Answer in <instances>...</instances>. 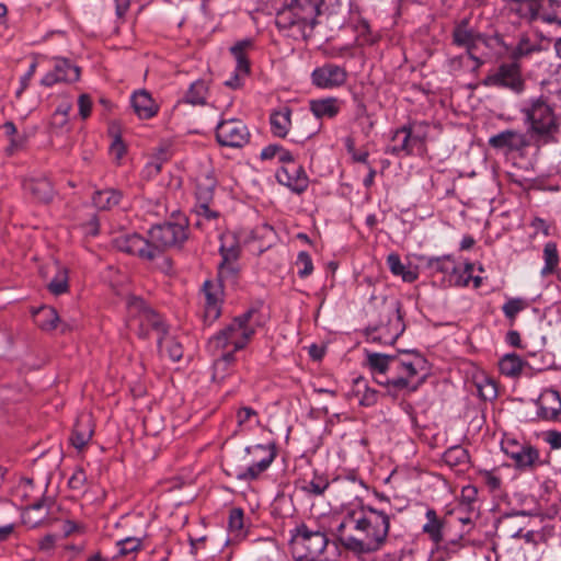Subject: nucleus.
<instances>
[{
    "instance_id": "obj_29",
    "label": "nucleus",
    "mask_w": 561,
    "mask_h": 561,
    "mask_svg": "<svg viewBox=\"0 0 561 561\" xmlns=\"http://www.w3.org/2000/svg\"><path fill=\"white\" fill-rule=\"evenodd\" d=\"M530 367L536 370H541L543 367H537L534 368L531 364L527 359H523L520 356H518L516 353H506L500 360H499V369L500 371L508 377H516L518 376L524 368Z\"/></svg>"
},
{
    "instance_id": "obj_13",
    "label": "nucleus",
    "mask_w": 561,
    "mask_h": 561,
    "mask_svg": "<svg viewBox=\"0 0 561 561\" xmlns=\"http://www.w3.org/2000/svg\"><path fill=\"white\" fill-rule=\"evenodd\" d=\"M433 275H442L439 283L443 287H465L466 280L460 276V268L451 255L422 257Z\"/></svg>"
},
{
    "instance_id": "obj_49",
    "label": "nucleus",
    "mask_w": 561,
    "mask_h": 561,
    "mask_svg": "<svg viewBox=\"0 0 561 561\" xmlns=\"http://www.w3.org/2000/svg\"><path fill=\"white\" fill-rule=\"evenodd\" d=\"M234 360L233 353H224L222 356L214 363V378L225 371L228 365Z\"/></svg>"
},
{
    "instance_id": "obj_23",
    "label": "nucleus",
    "mask_w": 561,
    "mask_h": 561,
    "mask_svg": "<svg viewBox=\"0 0 561 561\" xmlns=\"http://www.w3.org/2000/svg\"><path fill=\"white\" fill-rule=\"evenodd\" d=\"M130 104L140 119H150L158 114L159 106L147 90L135 91Z\"/></svg>"
},
{
    "instance_id": "obj_24",
    "label": "nucleus",
    "mask_w": 561,
    "mask_h": 561,
    "mask_svg": "<svg viewBox=\"0 0 561 561\" xmlns=\"http://www.w3.org/2000/svg\"><path fill=\"white\" fill-rule=\"evenodd\" d=\"M538 414L545 420H559L561 416V398L558 391L545 390L538 399Z\"/></svg>"
},
{
    "instance_id": "obj_4",
    "label": "nucleus",
    "mask_w": 561,
    "mask_h": 561,
    "mask_svg": "<svg viewBox=\"0 0 561 561\" xmlns=\"http://www.w3.org/2000/svg\"><path fill=\"white\" fill-rule=\"evenodd\" d=\"M504 12L515 26L531 25L540 20L561 26V18L554 12L557 0H503Z\"/></svg>"
},
{
    "instance_id": "obj_25",
    "label": "nucleus",
    "mask_w": 561,
    "mask_h": 561,
    "mask_svg": "<svg viewBox=\"0 0 561 561\" xmlns=\"http://www.w3.org/2000/svg\"><path fill=\"white\" fill-rule=\"evenodd\" d=\"M35 324L44 331H51L61 327V331L72 328L71 324L66 323L51 307H42L34 313Z\"/></svg>"
},
{
    "instance_id": "obj_19",
    "label": "nucleus",
    "mask_w": 561,
    "mask_h": 561,
    "mask_svg": "<svg viewBox=\"0 0 561 561\" xmlns=\"http://www.w3.org/2000/svg\"><path fill=\"white\" fill-rule=\"evenodd\" d=\"M277 182L290 188L296 194H301L308 188L309 179L304 167L297 162L282 165L276 172Z\"/></svg>"
},
{
    "instance_id": "obj_5",
    "label": "nucleus",
    "mask_w": 561,
    "mask_h": 561,
    "mask_svg": "<svg viewBox=\"0 0 561 561\" xmlns=\"http://www.w3.org/2000/svg\"><path fill=\"white\" fill-rule=\"evenodd\" d=\"M489 145L506 156L522 160V168L530 170L536 162L539 146H534L527 133L515 129L503 130L489 139Z\"/></svg>"
},
{
    "instance_id": "obj_55",
    "label": "nucleus",
    "mask_w": 561,
    "mask_h": 561,
    "mask_svg": "<svg viewBox=\"0 0 561 561\" xmlns=\"http://www.w3.org/2000/svg\"><path fill=\"white\" fill-rule=\"evenodd\" d=\"M247 76L248 75H243V73L234 70L233 76L231 78H229L227 81H225V84L228 88H231L234 90L240 89L243 85V81Z\"/></svg>"
},
{
    "instance_id": "obj_52",
    "label": "nucleus",
    "mask_w": 561,
    "mask_h": 561,
    "mask_svg": "<svg viewBox=\"0 0 561 561\" xmlns=\"http://www.w3.org/2000/svg\"><path fill=\"white\" fill-rule=\"evenodd\" d=\"M36 67H37V64L32 62L28 67V70L26 71V73L23 77H21V80H20L21 87L16 92L18 95H20L28 87L31 79L35 75Z\"/></svg>"
},
{
    "instance_id": "obj_40",
    "label": "nucleus",
    "mask_w": 561,
    "mask_h": 561,
    "mask_svg": "<svg viewBox=\"0 0 561 561\" xmlns=\"http://www.w3.org/2000/svg\"><path fill=\"white\" fill-rule=\"evenodd\" d=\"M427 523L423 526V530L427 534L431 539L435 542L442 540V523L438 519L435 511L428 510L426 512Z\"/></svg>"
},
{
    "instance_id": "obj_16",
    "label": "nucleus",
    "mask_w": 561,
    "mask_h": 561,
    "mask_svg": "<svg viewBox=\"0 0 561 561\" xmlns=\"http://www.w3.org/2000/svg\"><path fill=\"white\" fill-rule=\"evenodd\" d=\"M420 127L421 125H412L397 129L391 139L392 145L387 152L397 157L412 154L414 148L423 145L425 140V133L421 131Z\"/></svg>"
},
{
    "instance_id": "obj_38",
    "label": "nucleus",
    "mask_w": 561,
    "mask_h": 561,
    "mask_svg": "<svg viewBox=\"0 0 561 561\" xmlns=\"http://www.w3.org/2000/svg\"><path fill=\"white\" fill-rule=\"evenodd\" d=\"M474 385L478 394L483 400H493L497 397V388L493 379L481 374L476 377Z\"/></svg>"
},
{
    "instance_id": "obj_61",
    "label": "nucleus",
    "mask_w": 561,
    "mask_h": 561,
    "mask_svg": "<svg viewBox=\"0 0 561 561\" xmlns=\"http://www.w3.org/2000/svg\"><path fill=\"white\" fill-rule=\"evenodd\" d=\"M56 538L53 535H46L38 542V548L42 551H50L55 546Z\"/></svg>"
},
{
    "instance_id": "obj_3",
    "label": "nucleus",
    "mask_w": 561,
    "mask_h": 561,
    "mask_svg": "<svg viewBox=\"0 0 561 561\" xmlns=\"http://www.w3.org/2000/svg\"><path fill=\"white\" fill-rule=\"evenodd\" d=\"M264 323V317L257 307H251L225 327L211 340V347L225 348L232 346L233 351H241L253 339L257 328Z\"/></svg>"
},
{
    "instance_id": "obj_35",
    "label": "nucleus",
    "mask_w": 561,
    "mask_h": 561,
    "mask_svg": "<svg viewBox=\"0 0 561 561\" xmlns=\"http://www.w3.org/2000/svg\"><path fill=\"white\" fill-rule=\"evenodd\" d=\"M387 265L394 276H400L407 283H413L417 278V273L407 268L397 253L388 255Z\"/></svg>"
},
{
    "instance_id": "obj_62",
    "label": "nucleus",
    "mask_w": 561,
    "mask_h": 561,
    "mask_svg": "<svg viewBox=\"0 0 561 561\" xmlns=\"http://www.w3.org/2000/svg\"><path fill=\"white\" fill-rule=\"evenodd\" d=\"M422 359L420 357L416 358L415 362H402L401 366L407 371V374L412 377L416 375V365L421 364Z\"/></svg>"
},
{
    "instance_id": "obj_9",
    "label": "nucleus",
    "mask_w": 561,
    "mask_h": 561,
    "mask_svg": "<svg viewBox=\"0 0 561 561\" xmlns=\"http://www.w3.org/2000/svg\"><path fill=\"white\" fill-rule=\"evenodd\" d=\"M276 456L271 445H254L245 449L240 458L241 466L228 463L227 474L240 480H254L266 470Z\"/></svg>"
},
{
    "instance_id": "obj_53",
    "label": "nucleus",
    "mask_w": 561,
    "mask_h": 561,
    "mask_svg": "<svg viewBox=\"0 0 561 561\" xmlns=\"http://www.w3.org/2000/svg\"><path fill=\"white\" fill-rule=\"evenodd\" d=\"M280 145L271 144L261 150L260 157L262 160H274L277 158Z\"/></svg>"
},
{
    "instance_id": "obj_46",
    "label": "nucleus",
    "mask_w": 561,
    "mask_h": 561,
    "mask_svg": "<svg viewBox=\"0 0 561 561\" xmlns=\"http://www.w3.org/2000/svg\"><path fill=\"white\" fill-rule=\"evenodd\" d=\"M229 530L236 533V535H240L243 530V512L240 508H233L230 512L229 516Z\"/></svg>"
},
{
    "instance_id": "obj_59",
    "label": "nucleus",
    "mask_w": 561,
    "mask_h": 561,
    "mask_svg": "<svg viewBox=\"0 0 561 561\" xmlns=\"http://www.w3.org/2000/svg\"><path fill=\"white\" fill-rule=\"evenodd\" d=\"M536 44L547 45V49L549 48L551 38L542 33L539 28H534L533 34H530Z\"/></svg>"
},
{
    "instance_id": "obj_14",
    "label": "nucleus",
    "mask_w": 561,
    "mask_h": 561,
    "mask_svg": "<svg viewBox=\"0 0 561 561\" xmlns=\"http://www.w3.org/2000/svg\"><path fill=\"white\" fill-rule=\"evenodd\" d=\"M216 139L220 146L241 148L249 142L250 131L241 119H221L216 127Z\"/></svg>"
},
{
    "instance_id": "obj_41",
    "label": "nucleus",
    "mask_w": 561,
    "mask_h": 561,
    "mask_svg": "<svg viewBox=\"0 0 561 561\" xmlns=\"http://www.w3.org/2000/svg\"><path fill=\"white\" fill-rule=\"evenodd\" d=\"M49 291L55 295L59 296L61 294H65L69 289L68 284V271L65 267H58L56 275L48 284Z\"/></svg>"
},
{
    "instance_id": "obj_20",
    "label": "nucleus",
    "mask_w": 561,
    "mask_h": 561,
    "mask_svg": "<svg viewBox=\"0 0 561 561\" xmlns=\"http://www.w3.org/2000/svg\"><path fill=\"white\" fill-rule=\"evenodd\" d=\"M312 83L322 89H334L343 85L347 79L346 70L334 64H325L311 73Z\"/></svg>"
},
{
    "instance_id": "obj_47",
    "label": "nucleus",
    "mask_w": 561,
    "mask_h": 561,
    "mask_svg": "<svg viewBox=\"0 0 561 561\" xmlns=\"http://www.w3.org/2000/svg\"><path fill=\"white\" fill-rule=\"evenodd\" d=\"M92 99L89 94L82 93L78 99L79 115L82 119H87L91 115L92 111Z\"/></svg>"
},
{
    "instance_id": "obj_15",
    "label": "nucleus",
    "mask_w": 561,
    "mask_h": 561,
    "mask_svg": "<svg viewBox=\"0 0 561 561\" xmlns=\"http://www.w3.org/2000/svg\"><path fill=\"white\" fill-rule=\"evenodd\" d=\"M501 447L520 470L533 469L541 463L539 451L529 444H522L507 437L502 440Z\"/></svg>"
},
{
    "instance_id": "obj_42",
    "label": "nucleus",
    "mask_w": 561,
    "mask_h": 561,
    "mask_svg": "<svg viewBox=\"0 0 561 561\" xmlns=\"http://www.w3.org/2000/svg\"><path fill=\"white\" fill-rule=\"evenodd\" d=\"M528 302L523 298H508L503 305L502 311L506 319L513 323L519 312L528 308Z\"/></svg>"
},
{
    "instance_id": "obj_1",
    "label": "nucleus",
    "mask_w": 561,
    "mask_h": 561,
    "mask_svg": "<svg viewBox=\"0 0 561 561\" xmlns=\"http://www.w3.org/2000/svg\"><path fill=\"white\" fill-rule=\"evenodd\" d=\"M346 524L351 525L356 534L341 537L342 546L357 556L369 554L385 545L390 528V517L383 511L371 506H359L347 511L339 530H342Z\"/></svg>"
},
{
    "instance_id": "obj_43",
    "label": "nucleus",
    "mask_w": 561,
    "mask_h": 561,
    "mask_svg": "<svg viewBox=\"0 0 561 561\" xmlns=\"http://www.w3.org/2000/svg\"><path fill=\"white\" fill-rule=\"evenodd\" d=\"M444 461L450 467L465 465L468 461L467 450L460 446L451 447L444 454Z\"/></svg>"
},
{
    "instance_id": "obj_54",
    "label": "nucleus",
    "mask_w": 561,
    "mask_h": 561,
    "mask_svg": "<svg viewBox=\"0 0 561 561\" xmlns=\"http://www.w3.org/2000/svg\"><path fill=\"white\" fill-rule=\"evenodd\" d=\"M110 151H111L112 156L115 157L116 160H119L125 154V151H126L125 145L121 138L116 137L113 140V142L110 147Z\"/></svg>"
},
{
    "instance_id": "obj_6",
    "label": "nucleus",
    "mask_w": 561,
    "mask_h": 561,
    "mask_svg": "<svg viewBox=\"0 0 561 561\" xmlns=\"http://www.w3.org/2000/svg\"><path fill=\"white\" fill-rule=\"evenodd\" d=\"M325 0H290L289 4L279 10L275 18V24L279 30H289L297 26L305 32L314 28L317 18L322 14Z\"/></svg>"
},
{
    "instance_id": "obj_18",
    "label": "nucleus",
    "mask_w": 561,
    "mask_h": 561,
    "mask_svg": "<svg viewBox=\"0 0 561 561\" xmlns=\"http://www.w3.org/2000/svg\"><path fill=\"white\" fill-rule=\"evenodd\" d=\"M228 283H213L206 280L203 285V294L205 297L204 304V321L211 324L221 314L222 304V287Z\"/></svg>"
},
{
    "instance_id": "obj_26",
    "label": "nucleus",
    "mask_w": 561,
    "mask_h": 561,
    "mask_svg": "<svg viewBox=\"0 0 561 561\" xmlns=\"http://www.w3.org/2000/svg\"><path fill=\"white\" fill-rule=\"evenodd\" d=\"M545 50H547V45L536 44L530 33L523 32L519 34L517 43L511 51V58L515 61H518Z\"/></svg>"
},
{
    "instance_id": "obj_7",
    "label": "nucleus",
    "mask_w": 561,
    "mask_h": 561,
    "mask_svg": "<svg viewBox=\"0 0 561 561\" xmlns=\"http://www.w3.org/2000/svg\"><path fill=\"white\" fill-rule=\"evenodd\" d=\"M526 121L530 125V130L538 136L543 144H557L556 134L559 133V119L552 107L540 98H534L525 102L522 110Z\"/></svg>"
},
{
    "instance_id": "obj_10",
    "label": "nucleus",
    "mask_w": 561,
    "mask_h": 561,
    "mask_svg": "<svg viewBox=\"0 0 561 561\" xmlns=\"http://www.w3.org/2000/svg\"><path fill=\"white\" fill-rule=\"evenodd\" d=\"M328 538L320 530L309 529L306 525L296 528L290 545L294 553L300 559L313 561L323 553L328 546Z\"/></svg>"
},
{
    "instance_id": "obj_44",
    "label": "nucleus",
    "mask_w": 561,
    "mask_h": 561,
    "mask_svg": "<svg viewBox=\"0 0 561 561\" xmlns=\"http://www.w3.org/2000/svg\"><path fill=\"white\" fill-rule=\"evenodd\" d=\"M295 266L297 274L300 278L310 276L313 272V263L310 254L307 251H300L297 255Z\"/></svg>"
},
{
    "instance_id": "obj_63",
    "label": "nucleus",
    "mask_w": 561,
    "mask_h": 561,
    "mask_svg": "<svg viewBox=\"0 0 561 561\" xmlns=\"http://www.w3.org/2000/svg\"><path fill=\"white\" fill-rule=\"evenodd\" d=\"M256 412L251 409V408H242L239 412H238V422L239 424H243L245 423L252 415H255Z\"/></svg>"
},
{
    "instance_id": "obj_58",
    "label": "nucleus",
    "mask_w": 561,
    "mask_h": 561,
    "mask_svg": "<svg viewBox=\"0 0 561 561\" xmlns=\"http://www.w3.org/2000/svg\"><path fill=\"white\" fill-rule=\"evenodd\" d=\"M71 111V105L66 103V104H60L54 115H53V119L57 121L59 117H62V122H68V115Z\"/></svg>"
},
{
    "instance_id": "obj_50",
    "label": "nucleus",
    "mask_w": 561,
    "mask_h": 561,
    "mask_svg": "<svg viewBox=\"0 0 561 561\" xmlns=\"http://www.w3.org/2000/svg\"><path fill=\"white\" fill-rule=\"evenodd\" d=\"M87 482V474L83 469H77L69 479V485L73 490H81Z\"/></svg>"
},
{
    "instance_id": "obj_56",
    "label": "nucleus",
    "mask_w": 561,
    "mask_h": 561,
    "mask_svg": "<svg viewBox=\"0 0 561 561\" xmlns=\"http://www.w3.org/2000/svg\"><path fill=\"white\" fill-rule=\"evenodd\" d=\"M276 160L283 165L296 162L293 153L289 150L285 149L283 146H280L279 148V152L277 154Z\"/></svg>"
},
{
    "instance_id": "obj_22",
    "label": "nucleus",
    "mask_w": 561,
    "mask_h": 561,
    "mask_svg": "<svg viewBox=\"0 0 561 561\" xmlns=\"http://www.w3.org/2000/svg\"><path fill=\"white\" fill-rule=\"evenodd\" d=\"M477 34L469 26V20L465 19L456 24L453 31V43L459 47H466L468 56L480 67L483 61L472 54L477 46Z\"/></svg>"
},
{
    "instance_id": "obj_21",
    "label": "nucleus",
    "mask_w": 561,
    "mask_h": 561,
    "mask_svg": "<svg viewBox=\"0 0 561 561\" xmlns=\"http://www.w3.org/2000/svg\"><path fill=\"white\" fill-rule=\"evenodd\" d=\"M216 180L213 176H205L197 182L195 211L198 216L208 220L218 217V213L209 208V203L214 197Z\"/></svg>"
},
{
    "instance_id": "obj_27",
    "label": "nucleus",
    "mask_w": 561,
    "mask_h": 561,
    "mask_svg": "<svg viewBox=\"0 0 561 561\" xmlns=\"http://www.w3.org/2000/svg\"><path fill=\"white\" fill-rule=\"evenodd\" d=\"M271 131L274 136L285 138L291 127V110L288 106H280L270 115Z\"/></svg>"
},
{
    "instance_id": "obj_33",
    "label": "nucleus",
    "mask_w": 561,
    "mask_h": 561,
    "mask_svg": "<svg viewBox=\"0 0 561 561\" xmlns=\"http://www.w3.org/2000/svg\"><path fill=\"white\" fill-rule=\"evenodd\" d=\"M25 188L43 203L50 202L55 193L51 182L45 178L28 181L25 183Z\"/></svg>"
},
{
    "instance_id": "obj_36",
    "label": "nucleus",
    "mask_w": 561,
    "mask_h": 561,
    "mask_svg": "<svg viewBox=\"0 0 561 561\" xmlns=\"http://www.w3.org/2000/svg\"><path fill=\"white\" fill-rule=\"evenodd\" d=\"M48 515L45 501H37L23 513V522L30 527H36Z\"/></svg>"
},
{
    "instance_id": "obj_48",
    "label": "nucleus",
    "mask_w": 561,
    "mask_h": 561,
    "mask_svg": "<svg viewBox=\"0 0 561 561\" xmlns=\"http://www.w3.org/2000/svg\"><path fill=\"white\" fill-rule=\"evenodd\" d=\"M81 228L85 236L95 237L100 231V219L94 215Z\"/></svg>"
},
{
    "instance_id": "obj_37",
    "label": "nucleus",
    "mask_w": 561,
    "mask_h": 561,
    "mask_svg": "<svg viewBox=\"0 0 561 561\" xmlns=\"http://www.w3.org/2000/svg\"><path fill=\"white\" fill-rule=\"evenodd\" d=\"M545 265L540 271V275L546 277L557 271L559 264V252L554 242H548L543 247Z\"/></svg>"
},
{
    "instance_id": "obj_64",
    "label": "nucleus",
    "mask_w": 561,
    "mask_h": 561,
    "mask_svg": "<svg viewBox=\"0 0 561 561\" xmlns=\"http://www.w3.org/2000/svg\"><path fill=\"white\" fill-rule=\"evenodd\" d=\"M506 342L512 347H520V335L517 331H510L506 334Z\"/></svg>"
},
{
    "instance_id": "obj_51",
    "label": "nucleus",
    "mask_w": 561,
    "mask_h": 561,
    "mask_svg": "<svg viewBox=\"0 0 561 561\" xmlns=\"http://www.w3.org/2000/svg\"><path fill=\"white\" fill-rule=\"evenodd\" d=\"M329 483L324 479H317L310 481L306 486L305 490L309 493H312L314 495H321L324 490L328 488Z\"/></svg>"
},
{
    "instance_id": "obj_31",
    "label": "nucleus",
    "mask_w": 561,
    "mask_h": 561,
    "mask_svg": "<svg viewBox=\"0 0 561 561\" xmlns=\"http://www.w3.org/2000/svg\"><path fill=\"white\" fill-rule=\"evenodd\" d=\"M341 110V103L335 98H325L310 101V111L319 118H333Z\"/></svg>"
},
{
    "instance_id": "obj_2",
    "label": "nucleus",
    "mask_w": 561,
    "mask_h": 561,
    "mask_svg": "<svg viewBox=\"0 0 561 561\" xmlns=\"http://www.w3.org/2000/svg\"><path fill=\"white\" fill-rule=\"evenodd\" d=\"M186 239V219H182L178 222L153 226L147 237L138 233L122 234L115 239V245L122 252L151 261L169 248L180 247Z\"/></svg>"
},
{
    "instance_id": "obj_12",
    "label": "nucleus",
    "mask_w": 561,
    "mask_h": 561,
    "mask_svg": "<svg viewBox=\"0 0 561 561\" xmlns=\"http://www.w3.org/2000/svg\"><path fill=\"white\" fill-rule=\"evenodd\" d=\"M219 254L221 262L218 265V280L220 283L234 284L237 276L240 272V254L241 248L236 239H221V245L219 248Z\"/></svg>"
},
{
    "instance_id": "obj_34",
    "label": "nucleus",
    "mask_w": 561,
    "mask_h": 561,
    "mask_svg": "<svg viewBox=\"0 0 561 561\" xmlns=\"http://www.w3.org/2000/svg\"><path fill=\"white\" fill-rule=\"evenodd\" d=\"M208 82L204 79H198L191 83L186 94L185 102L192 105H204L206 104L208 95Z\"/></svg>"
},
{
    "instance_id": "obj_39",
    "label": "nucleus",
    "mask_w": 561,
    "mask_h": 561,
    "mask_svg": "<svg viewBox=\"0 0 561 561\" xmlns=\"http://www.w3.org/2000/svg\"><path fill=\"white\" fill-rule=\"evenodd\" d=\"M394 359V356L383 353H369L367 356V365L369 366L373 374L383 375L390 362Z\"/></svg>"
},
{
    "instance_id": "obj_17",
    "label": "nucleus",
    "mask_w": 561,
    "mask_h": 561,
    "mask_svg": "<svg viewBox=\"0 0 561 561\" xmlns=\"http://www.w3.org/2000/svg\"><path fill=\"white\" fill-rule=\"evenodd\" d=\"M53 70L47 72L41 80V84L51 88L59 82H76L80 78V68L75 66L69 59L62 57H54Z\"/></svg>"
},
{
    "instance_id": "obj_57",
    "label": "nucleus",
    "mask_w": 561,
    "mask_h": 561,
    "mask_svg": "<svg viewBox=\"0 0 561 561\" xmlns=\"http://www.w3.org/2000/svg\"><path fill=\"white\" fill-rule=\"evenodd\" d=\"M25 144V137L22 135H16L11 138L10 146L8 147L9 154H13L15 151L23 148Z\"/></svg>"
},
{
    "instance_id": "obj_60",
    "label": "nucleus",
    "mask_w": 561,
    "mask_h": 561,
    "mask_svg": "<svg viewBox=\"0 0 561 561\" xmlns=\"http://www.w3.org/2000/svg\"><path fill=\"white\" fill-rule=\"evenodd\" d=\"M546 440L551 445L552 448H561V432H547Z\"/></svg>"
},
{
    "instance_id": "obj_32",
    "label": "nucleus",
    "mask_w": 561,
    "mask_h": 561,
    "mask_svg": "<svg viewBox=\"0 0 561 561\" xmlns=\"http://www.w3.org/2000/svg\"><path fill=\"white\" fill-rule=\"evenodd\" d=\"M123 194L115 188H105L96 191L93 194L92 201L96 208L101 210H108L117 206L122 201Z\"/></svg>"
},
{
    "instance_id": "obj_30",
    "label": "nucleus",
    "mask_w": 561,
    "mask_h": 561,
    "mask_svg": "<svg viewBox=\"0 0 561 561\" xmlns=\"http://www.w3.org/2000/svg\"><path fill=\"white\" fill-rule=\"evenodd\" d=\"M254 48V42L250 38H245L237 42L231 48L230 53L236 59V71L243 75L250 73V61L248 54Z\"/></svg>"
},
{
    "instance_id": "obj_45",
    "label": "nucleus",
    "mask_w": 561,
    "mask_h": 561,
    "mask_svg": "<svg viewBox=\"0 0 561 561\" xmlns=\"http://www.w3.org/2000/svg\"><path fill=\"white\" fill-rule=\"evenodd\" d=\"M121 556H127L141 548V540L136 537H128L117 542Z\"/></svg>"
},
{
    "instance_id": "obj_28",
    "label": "nucleus",
    "mask_w": 561,
    "mask_h": 561,
    "mask_svg": "<svg viewBox=\"0 0 561 561\" xmlns=\"http://www.w3.org/2000/svg\"><path fill=\"white\" fill-rule=\"evenodd\" d=\"M93 435V425L90 414H81L75 425V430L71 436L72 445L81 450L83 449Z\"/></svg>"
},
{
    "instance_id": "obj_11",
    "label": "nucleus",
    "mask_w": 561,
    "mask_h": 561,
    "mask_svg": "<svg viewBox=\"0 0 561 561\" xmlns=\"http://www.w3.org/2000/svg\"><path fill=\"white\" fill-rule=\"evenodd\" d=\"M482 83L485 87L508 89L517 94L523 92L525 88L520 67L515 60L500 65L493 73L488 75L483 79Z\"/></svg>"
},
{
    "instance_id": "obj_8",
    "label": "nucleus",
    "mask_w": 561,
    "mask_h": 561,
    "mask_svg": "<svg viewBox=\"0 0 561 561\" xmlns=\"http://www.w3.org/2000/svg\"><path fill=\"white\" fill-rule=\"evenodd\" d=\"M126 308V327L130 332L137 334L140 339H145L151 330L160 341L161 334L164 332V323L159 313L136 296L128 298Z\"/></svg>"
}]
</instances>
